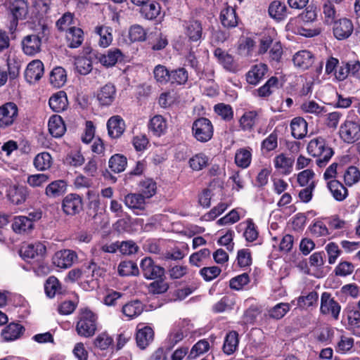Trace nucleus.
<instances>
[{
	"instance_id": "9",
	"label": "nucleus",
	"mask_w": 360,
	"mask_h": 360,
	"mask_svg": "<svg viewBox=\"0 0 360 360\" xmlns=\"http://www.w3.org/2000/svg\"><path fill=\"white\" fill-rule=\"evenodd\" d=\"M77 259V253L67 249L56 252L52 258L53 264L60 269L70 268Z\"/></svg>"
},
{
	"instance_id": "30",
	"label": "nucleus",
	"mask_w": 360,
	"mask_h": 360,
	"mask_svg": "<svg viewBox=\"0 0 360 360\" xmlns=\"http://www.w3.org/2000/svg\"><path fill=\"white\" fill-rule=\"evenodd\" d=\"M234 161L238 167L248 168L252 161V149L250 147L238 149L235 153Z\"/></svg>"
},
{
	"instance_id": "16",
	"label": "nucleus",
	"mask_w": 360,
	"mask_h": 360,
	"mask_svg": "<svg viewBox=\"0 0 360 360\" xmlns=\"http://www.w3.org/2000/svg\"><path fill=\"white\" fill-rule=\"evenodd\" d=\"M44 74V65L39 60L30 62L25 72V77L27 82L33 83L39 80Z\"/></svg>"
},
{
	"instance_id": "8",
	"label": "nucleus",
	"mask_w": 360,
	"mask_h": 360,
	"mask_svg": "<svg viewBox=\"0 0 360 360\" xmlns=\"http://www.w3.org/2000/svg\"><path fill=\"white\" fill-rule=\"evenodd\" d=\"M340 309V304L330 293L325 292L321 295L320 311L322 314L331 315L335 319H338Z\"/></svg>"
},
{
	"instance_id": "44",
	"label": "nucleus",
	"mask_w": 360,
	"mask_h": 360,
	"mask_svg": "<svg viewBox=\"0 0 360 360\" xmlns=\"http://www.w3.org/2000/svg\"><path fill=\"white\" fill-rule=\"evenodd\" d=\"M343 181L346 186H352L360 181V170L356 166L348 167L343 173Z\"/></svg>"
},
{
	"instance_id": "59",
	"label": "nucleus",
	"mask_w": 360,
	"mask_h": 360,
	"mask_svg": "<svg viewBox=\"0 0 360 360\" xmlns=\"http://www.w3.org/2000/svg\"><path fill=\"white\" fill-rule=\"evenodd\" d=\"M210 348L209 342L205 340H200L196 342L191 349L189 357L194 359L209 351Z\"/></svg>"
},
{
	"instance_id": "43",
	"label": "nucleus",
	"mask_w": 360,
	"mask_h": 360,
	"mask_svg": "<svg viewBox=\"0 0 360 360\" xmlns=\"http://www.w3.org/2000/svg\"><path fill=\"white\" fill-rule=\"evenodd\" d=\"M143 310V304L138 300L129 302L122 307L123 314L129 319L137 317L142 313Z\"/></svg>"
},
{
	"instance_id": "64",
	"label": "nucleus",
	"mask_w": 360,
	"mask_h": 360,
	"mask_svg": "<svg viewBox=\"0 0 360 360\" xmlns=\"http://www.w3.org/2000/svg\"><path fill=\"white\" fill-rule=\"evenodd\" d=\"M278 147V136L275 132L270 134L261 144L262 151L270 152L275 150Z\"/></svg>"
},
{
	"instance_id": "22",
	"label": "nucleus",
	"mask_w": 360,
	"mask_h": 360,
	"mask_svg": "<svg viewBox=\"0 0 360 360\" xmlns=\"http://www.w3.org/2000/svg\"><path fill=\"white\" fill-rule=\"evenodd\" d=\"M122 52L117 48L109 49L105 53L98 56L100 63L105 67L114 66L117 62L123 60Z\"/></svg>"
},
{
	"instance_id": "3",
	"label": "nucleus",
	"mask_w": 360,
	"mask_h": 360,
	"mask_svg": "<svg viewBox=\"0 0 360 360\" xmlns=\"http://www.w3.org/2000/svg\"><path fill=\"white\" fill-rule=\"evenodd\" d=\"M192 133L197 141L202 143L207 142L213 136V125L209 119L200 117L193 122Z\"/></svg>"
},
{
	"instance_id": "50",
	"label": "nucleus",
	"mask_w": 360,
	"mask_h": 360,
	"mask_svg": "<svg viewBox=\"0 0 360 360\" xmlns=\"http://www.w3.org/2000/svg\"><path fill=\"white\" fill-rule=\"evenodd\" d=\"M142 6L141 13L146 19L153 20L160 13L161 6L157 1H152L148 4H145Z\"/></svg>"
},
{
	"instance_id": "62",
	"label": "nucleus",
	"mask_w": 360,
	"mask_h": 360,
	"mask_svg": "<svg viewBox=\"0 0 360 360\" xmlns=\"http://www.w3.org/2000/svg\"><path fill=\"white\" fill-rule=\"evenodd\" d=\"M261 314V309L257 305L250 306L243 314V321L245 324L254 323Z\"/></svg>"
},
{
	"instance_id": "4",
	"label": "nucleus",
	"mask_w": 360,
	"mask_h": 360,
	"mask_svg": "<svg viewBox=\"0 0 360 360\" xmlns=\"http://www.w3.org/2000/svg\"><path fill=\"white\" fill-rule=\"evenodd\" d=\"M41 214L30 212L28 216H16L13 218L12 229L15 233L28 234L34 229V221L39 219Z\"/></svg>"
},
{
	"instance_id": "54",
	"label": "nucleus",
	"mask_w": 360,
	"mask_h": 360,
	"mask_svg": "<svg viewBox=\"0 0 360 360\" xmlns=\"http://www.w3.org/2000/svg\"><path fill=\"white\" fill-rule=\"evenodd\" d=\"M301 109L306 113L314 114L317 116H321L326 112L323 106L319 105L314 101H307L301 105Z\"/></svg>"
},
{
	"instance_id": "14",
	"label": "nucleus",
	"mask_w": 360,
	"mask_h": 360,
	"mask_svg": "<svg viewBox=\"0 0 360 360\" xmlns=\"http://www.w3.org/2000/svg\"><path fill=\"white\" fill-rule=\"evenodd\" d=\"M185 34L193 42L200 41L202 36V27L200 21L191 20L184 23Z\"/></svg>"
},
{
	"instance_id": "11",
	"label": "nucleus",
	"mask_w": 360,
	"mask_h": 360,
	"mask_svg": "<svg viewBox=\"0 0 360 360\" xmlns=\"http://www.w3.org/2000/svg\"><path fill=\"white\" fill-rule=\"evenodd\" d=\"M333 27L334 37L338 40L347 39L353 32L354 26L352 20L346 18L335 21Z\"/></svg>"
},
{
	"instance_id": "34",
	"label": "nucleus",
	"mask_w": 360,
	"mask_h": 360,
	"mask_svg": "<svg viewBox=\"0 0 360 360\" xmlns=\"http://www.w3.org/2000/svg\"><path fill=\"white\" fill-rule=\"evenodd\" d=\"M238 333L235 330L230 331L225 336L222 347L223 352L227 355L233 354L238 349Z\"/></svg>"
},
{
	"instance_id": "27",
	"label": "nucleus",
	"mask_w": 360,
	"mask_h": 360,
	"mask_svg": "<svg viewBox=\"0 0 360 360\" xmlns=\"http://www.w3.org/2000/svg\"><path fill=\"white\" fill-rule=\"evenodd\" d=\"M48 127L50 134L56 138L61 137L66 130L65 123L58 115H53L49 118Z\"/></svg>"
},
{
	"instance_id": "49",
	"label": "nucleus",
	"mask_w": 360,
	"mask_h": 360,
	"mask_svg": "<svg viewBox=\"0 0 360 360\" xmlns=\"http://www.w3.org/2000/svg\"><path fill=\"white\" fill-rule=\"evenodd\" d=\"M108 165L112 172L115 173H120L125 169L127 165V160L124 155L115 154L110 158Z\"/></svg>"
},
{
	"instance_id": "37",
	"label": "nucleus",
	"mask_w": 360,
	"mask_h": 360,
	"mask_svg": "<svg viewBox=\"0 0 360 360\" xmlns=\"http://www.w3.org/2000/svg\"><path fill=\"white\" fill-rule=\"evenodd\" d=\"M24 328L18 323H10L1 333L5 341H13L18 339L22 334Z\"/></svg>"
},
{
	"instance_id": "24",
	"label": "nucleus",
	"mask_w": 360,
	"mask_h": 360,
	"mask_svg": "<svg viewBox=\"0 0 360 360\" xmlns=\"http://www.w3.org/2000/svg\"><path fill=\"white\" fill-rule=\"evenodd\" d=\"M68 184L64 180H55L47 185L45 194L50 198H56L63 195L67 191Z\"/></svg>"
},
{
	"instance_id": "26",
	"label": "nucleus",
	"mask_w": 360,
	"mask_h": 360,
	"mask_svg": "<svg viewBox=\"0 0 360 360\" xmlns=\"http://www.w3.org/2000/svg\"><path fill=\"white\" fill-rule=\"evenodd\" d=\"M65 39L68 46L71 49L80 46L84 41V35L83 30L77 27H72L66 32Z\"/></svg>"
},
{
	"instance_id": "52",
	"label": "nucleus",
	"mask_w": 360,
	"mask_h": 360,
	"mask_svg": "<svg viewBox=\"0 0 360 360\" xmlns=\"http://www.w3.org/2000/svg\"><path fill=\"white\" fill-rule=\"evenodd\" d=\"M56 27L60 31L66 32L72 27H75V20L74 14L70 12L64 13L56 22Z\"/></svg>"
},
{
	"instance_id": "48",
	"label": "nucleus",
	"mask_w": 360,
	"mask_h": 360,
	"mask_svg": "<svg viewBox=\"0 0 360 360\" xmlns=\"http://www.w3.org/2000/svg\"><path fill=\"white\" fill-rule=\"evenodd\" d=\"M66 79V72L61 67L55 68L50 74V82L54 87H61L65 84Z\"/></svg>"
},
{
	"instance_id": "55",
	"label": "nucleus",
	"mask_w": 360,
	"mask_h": 360,
	"mask_svg": "<svg viewBox=\"0 0 360 360\" xmlns=\"http://www.w3.org/2000/svg\"><path fill=\"white\" fill-rule=\"evenodd\" d=\"M154 78L157 82L165 84L171 79L170 72L162 65H158L153 70Z\"/></svg>"
},
{
	"instance_id": "32",
	"label": "nucleus",
	"mask_w": 360,
	"mask_h": 360,
	"mask_svg": "<svg viewBox=\"0 0 360 360\" xmlns=\"http://www.w3.org/2000/svg\"><path fill=\"white\" fill-rule=\"evenodd\" d=\"M49 106L55 112H62L65 110L68 105L66 94L63 91H58L53 94L49 98Z\"/></svg>"
},
{
	"instance_id": "42",
	"label": "nucleus",
	"mask_w": 360,
	"mask_h": 360,
	"mask_svg": "<svg viewBox=\"0 0 360 360\" xmlns=\"http://www.w3.org/2000/svg\"><path fill=\"white\" fill-rule=\"evenodd\" d=\"M53 159L47 152L37 154L34 159V165L38 171H46L51 168Z\"/></svg>"
},
{
	"instance_id": "61",
	"label": "nucleus",
	"mask_w": 360,
	"mask_h": 360,
	"mask_svg": "<svg viewBox=\"0 0 360 360\" xmlns=\"http://www.w3.org/2000/svg\"><path fill=\"white\" fill-rule=\"evenodd\" d=\"M323 18L327 24H332L335 22L337 11L331 1H328L323 6Z\"/></svg>"
},
{
	"instance_id": "19",
	"label": "nucleus",
	"mask_w": 360,
	"mask_h": 360,
	"mask_svg": "<svg viewBox=\"0 0 360 360\" xmlns=\"http://www.w3.org/2000/svg\"><path fill=\"white\" fill-rule=\"evenodd\" d=\"M294 160L284 153L276 155L274 159V165L276 171L282 174L288 175L292 171Z\"/></svg>"
},
{
	"instance_id": "40",
	"label": "nucleus",
	"mask_w": 360,
	"mask_h": 360,
	"mask_svg": "<svg viewBox=\"0 0 360 360\" xmlns=\"http://www.w3.org/2000/svg\"><path fill=\"white\" fill-rule=\"evenodd\" d=\"M257 120V113L255 111L245 112L239 120L240 129L244 131H251Z\"/></svg>"
},
{
	"instance_id": "45",
	"label": "nucleus",
	"mask_w": 360,
	"mask_h": 360,
	"mask_svg": "<svg viewBox=\"0 0 360 360\" xmlns=\"http://www.w3.org/2000/svg\"><path fill=\"white\" fill-rule=\"evenodd\" d=\"M44 290L46 295L52 298L57 295L62 293L61 285L55 276H50L46 281Z\"/></svg>"
},
{
	"instance_id": "10",
	"label": "nucleus",
	"mask_w": 360,
	"mask_h": 360,
	"mask_svg": "<svg viewBox=\"0 0 360 360\" xmlns=\"http://www.w3.org/2000/svg\"><path fill=\"white\" fill-rule=\"evenodd\" d=\"M124 203L135 214H141L146 210V201L142 194L128 193L124 196Z\"/></svg>"
},
{
	"instance_id": "53",
	"label": "nucleus",
	"mask_w": 360,
	"mask_h": 360,
	"mask_svg": "<svg viewBox=\"0 0 360 360\" xmlns=\"http://www.w3.org/2000/svg\"><path fill=\"white\" fill-rule=\"evenodd\" d=\"M137 265L132 261H124L118 266V273L122 276H136L139 274Z\"/></svg>"
},
{
	"instance_id": "7",
	"label": "nucleus",
	"mask_w": 360,
	"mask_h": 360,
	"mask_svg": "<svg viewBox=\"0 0 360 360\" xmlns=\"http://www.w3.org/2000/svg\"><path fill=\"white\" fill-rule=\"evenodd\" d=\"M140 267L143 276L146 279L161 278L165 274V269L155 264L150 257H145L141 259Z\"/></svg>"
},
{
	"instance_id": "12",
	"label": "nucleus",
	"mask_w": 360,
	"mask_h": 360,
	"mask_svg": "<svg viewBox=\"0 0 360 360\" xmlns=\"http://www.w3.org/2000/svg\"><path fill=\"white\" fill-rule=\"evenodd\" d=\"M214 56L217 59V62L226 71L235 73L239 70V65L233 57L221 49H216L214 51Z\"/></svg>"
},
{
	"instance_id": "13",
	"label": "nucleus",
	"mask_w": 360,
	"mask_h": 360,
	"mask_svg": "<svg viewBox=\"0 0 360 360\" xmlns=\"http://www.w3.org/2000/svg\"><path fill=\"white\" fill-rule=\"evenodd\" d=\"M62 207L64 212L69 215L79 213L82 209L81 197L75 193H70L63 200Z\"/></svg>"
},
{
	"instance_id": "47",
	"label": "nucleus",
	"mask_w": 360,
	"mask_h": 360,
	"mask_svg": "<svg viewBox=\"0 0 360 360\" xmlns=\"http://www.w3.org/2000/svg\"><path fill=\"white\" fill-rule=\"evenodd\" d=\"M209 160L210 158L207 155L199 153L189 159L188 164L193 171H200L208 165Z\"/></svg>"
},
{
	"instance_id": "15",
	"label": "nucleus",
	"mask_w": 360,
	"mask_h": 360,
	"mask_svg": "<svg viewBox=\"0 0 360 360\" xmlns=\"http://www.w3.org/2000/svg\"><path fill=\"white\" fill-rule=\"evenodd\" d=\"M41 40L36 34L27 35L22 41L23 52L28 56H34L41 50Z\"/></svg>"
},
{
	"instance_id": "23",
	"label": "nucleus",
	"mask_w": 360,
	"mask_h": 360,
	"mask_svg": "<svg viewBox=\"0 0 360 360\" xmlns=\"http://www.w3.org/2000/svg\"><path fill=\"white\" fill-rule=\"evenodd\" d=\"M94 32L99 37L98 43L101 47L106 48L111 44L113 39L112 27L103 25H97Z\"/></svg>"
},
{
	"instance_id": "41",
	"label": "nucleus",
	"mask_w": 360,
	"mask_h": 360,
	"mask_svg": "<svg viewBox=\"0 0 360 360\" xmlns=\"http://www.w3.org/2000/svg\"><path fill=\"white\" fill-rule=\"evenodd\" d=\"M167 124L162 115H155L150 120L149 129L155 135L160 136L167 131Z\"/></svg>"
},
{
	"instance_id": "31",
	"label": "nucleus",
	"mask_w": 360,
	"mask_h": 360,
	"mask_svg": "<svg viewBox=\"0 0 360 360\" xmlns=\"http://www.w3.org/2000/svg\"><path fill=\"white\" fill-rule=\"evenodd\" d=\"M9 8L15 20L25 19L28 13L27 4L25 0H10Z\"/></svg>"
},
{
	"instance_id": "20",
	"label": "nucleus",
	"mask_w": 360,
	"mask_h": 360,
	"mask_svg": "<svg viewBox=\"0 0 360 360\" xmlns=\"http://www.w3.org/2000/svg\"><path fill=\"white\" fill-rule=\"evenodd\" d=\"M107 129L109 136L112 139H117L123 134L125 124L120 116L115 115L108 120Z\"/></svg>"
},
{
	"instance_id": "36",
	"label": "nucleus",
	"mask_w": 360,
	"mask_h": 360,
	"mask_svg": "<svg viewBox=\"0 0 360 360\" xmlns=\"http://www.w3.org/2000/svg\"><path fill=\"white\" fill-rule=\"evenodd\" d=\"M153 330L149 326L139 328L136 335L138 347L145 349L153 339Z\"/></svg>"
},
{
	"instance_id": "2",
	"label": "nucleus",
	"mask_w": 360,
	"mask_h": 360,
	"mask_svg": "<svg viewBox=\"0 0 360 360\" xmlns=\"http://www.w3.org/2000/svg\"><path fill=\"white\" fill-rule=\"evenodd\" d=\"M307 150L312 156L318 158L316 164L319 167H325L334 153L321 137L311 139L308 143Z\"/></svg>"
},
{
	"instance_id": "38",
	"label": "nucleus",
	"mask_w": 360,
	"mask_h": 360,
	"mask_svg": "<svg viewBox=\"0 0 360 360\" xmlns=\"http://www.w3.org/2000/svg\"><path fill=\"white\" fill-rule=\"evenodd\" d=\"M269 15L278 20H283L287 16V8L284 3L279 1H274L269 6Z\"/></svg>"
},
{
	"instance_id": "58",
	"label": "nucleus",
	"mask_w": 360,
	"mask_h": 360,
	"mask_svg": "<svg viewBox=\"0 0 360 360\" xmlns=\"http://www.w3.org/2000/svg\"><path fill=\"white\" fill-rule=\"evenodd\" d=\"M274 30H271L268 32V33L265 34L262 37L259 41V45L258 48V53L259 55H263L267 53L268 50L271 49V46L274 43Z\"/></svg>"
},
{
	"instance_id": "17",
	"label": "nucleus",
	"mask_w": 360,
	"mask_h": 360,
	"mask_svg": "<svg viewBox=\"0 0 360 360\" xmlns=\"http://www.w3.org/2000/svg\"><path fill=\"white\" fill-rule=\"evenodd\" d=\"M116 89L113 84L108 83L102 86L97 94V99L101 105L109 106L114 101Z\"/></svg>"
},
{
	"instance_id": "1",
	"label": "nucleus",
	"mask_w": 360,
	"mask_h": 360,
	"mask_svg": "<svg viewBox=\"0 0 360 360\" xmlns=\"http://www.w3.org/2000/svg\"><path fill=\"white\" fill-rule=\"evenodd\" d=\"M97 319L96 314L90 309H80L76 324L77 334L84 338L92 337L96 330Z\"/></svg>"
},
{
	"instance_id": "57",
	"label": "nucleus",
	"mask_w": 360,
	"mask_h": 360,
	"mask_svg": "<svg viewBox=\"0 0 360 360\" xmlns=\"http://www.w3.org/2000/svg\"><path fill=\"white\" fill-rule=\"evenodd\" d=\"M245 224L246 228L243 233V236L245 240L248 242L255 241L259 236L257 226L255 224L252 219H248L245 221Z\"/></svg>"
},
{
	"instance_id": "18",
	"label": "nucleus",
	"mask_w": 360,
	"mask_h": 360,
	"mask_svg": "<svg viewBox=\"0 0 360 360\" xmlns=\"http://www.w3.org/2000/svg\"><path fill=\"white\" fill-rule=\"evenodd\" d=\"M268 71V67L264 63L253 65L246 74L247 82L252 85L259 84Z\"/></svg>"
},
{
	"instance_id": "56",
	"label": "nucleus",
	"mask_w": 360,
	"mask_h": 360,
	"mask_svg": "<svg viewBox=\"0 0 360 360\" xmlns=\"http://www.w3.org/2000/svg\"><path fill=\"white\" fill-rule=\"evenodd\" d=\"M170 77L169 82L172 84L181 85L187 82L188 75L184 68H179L170 72Z\"/></svg>"
},
{
	"instance_id": "25",
	"label": "nucleus",
	"mask_w": 360,
	"mask_h": 360,
	"mask_svg": "<svg viewBox=\"0 0 360 360\" xmlns=\"http://www.w3.org/2000/svg\"><path fill=\"white\" fill-rule=\"evenodd\" d=\"M292 61L294 65L302 69L307 70L311 67L314 63L313 54L307 50L297 51L293 56Z\"/></svg>"
},
{
	"instance_id": "5",
	"label": "nucleus",
	"mask_w": 360,
	"mask_h": 360,
	"mask_svg": "<svg viewBox=\"0 0 360 360\" xmlns=\"http://www.w3.org/2000/svg\"><path fill=\"white\" fill-rule=\"evenodd\" d=\"M339 134L344 142L354 143L360 139V126L355 122L346 120L341 124Z\"/></svg>"
},
{
	"instance_id": "39",
	"label": "nucleus",
	"mask_w": 360,
	"mask_h": 360,
	"mask_svg": "<svg viewBox=\"0 0 360 360\" xmlns=\"http://www.w3.org/2000/svg\"><path fill=\"white\" fill-rule=\"evenodd\" d=\"M7 68L0 66V86H4L8 80V71L11 78H15L19 71V66L18 64L11 66V60L8 56L6 59Z\"/></svg>"
},
{
	"instance_id": "33",
	"label": "nucleus",
	"mask_w": 360,
	"mask_h": 360,
	"mask_svg": "<svg viewBox=\"0 0 360 360\" xmlns=\"http://www.w3.org/2000/svg\"><path fill=\"white\" fill-rule=\"evenodd\" d=\"M319 295L315 290H311L308 293L304 292L297 299V306L301 309H307L310 307H316L318 305Z\"/></svg>"
},
{
	"instance_id": "28",
	"label": "nucleus",
	"mask_w": 360,
	"mask_h": 360,
	"mask_svg": "<svg viewBox=\"0 0 360 360\" xmlns=\"http://www.w3.org/2000/svg\"><path fill=\"white\" fill-rule=\"evenodd\" d=\"M219 20L226 28H233L238 25V17L236 11L231 6H226L220 12Z\"/></svg>"
},
{
	"instance_id": "46",
	"label": "nucleus",
	"mask_w": 360,
	"mask_h": 360,
	"mask_svg": "<svg viewBox=\"0 0 360 360\" xmlns=\"http://www.w3.org/2000/svg\"><path fill=\"white\" fill-rule=\"evenodd\" d=\"M139 190V193L142 194L145 199L150 198L156 193V182L152 179H146L140 182Z\"/></svg>"
},
{
	"instance_id": "51",
	"label": "nucleus",
	"mask_w": 360,
	"mask_h": 360,
	"mask_svg": "<svg viewBox=\"0 0 360 360\" xmlns=\"http://www.w3.org/2000/svg\"><path fill=\"white\" fill-rule=\"evenodd\" d=\"M272 246L276 248L278 247V250L283 252H289L293 245V238L291 235L286 234L279 240L277 237H274Z\"/></svg>"
},
{
	"instance_id": "21",
	"label": "nucleus",
	"mask_w": 360,
	"mask_h": 360,
	"mask_svg": "<svg viewBox=\"0 0 360 360\" xmlns=\"http://www.w3.org/2000/svg\"><path fill=\"white\" fill-rule=\"evenodd\" d=\"M46 252V245L41 242L28 244L22 250L24 259H34L37 257H44Z\"/></svg>"
},
{
	"instance_id": "63",
	"label": "nucleus",
	"mask_w": 360,
	"mask_h": 360,
	"mask_svg": "<svg viewBox=\"0 0 360 360\" xmlns=\"http://www.w3.org/2000/svg\"><path fill=\"white\" fill-rule=\"evenodd\" d=\"M289 310L290 304L281 302L272 307L269 310V314L270 317L275 319H280L283 318Z\"/></svg>"
},
{
	"instance_id": "6",
	"label": "nucleus",
	"mask_w": 360,
	"mask_h": 360,
	"mask_svg": "<svg viewBox=\"0 0 360 360\" xmlns=\"http://www.w3.org/2000/svg\"><path fill=\"white\" fill-rule=\"evenodd\" d=\"M18 115V106L13 102H8L0 106V128L5 129L12 125Z\"/></svg>"
},
{
	"instance_id": "29",
	"label": "nucleus",
	"mask_w": 360,
	"mask_h": 360,
	"mask_svg": "<svg viewBox=\"0 0 360 360\" xmlns=\"http://www.w3.org/2000/svg\"><path fill=\"white\" fill-rule=\"evenodd\" d=\"M292 136L297 139H303L307 134V122L300 117H295L290 122Z\"/></svg>"
},
{
	"instance_id": "60",
	"label": "nucleus",
	"mask_w": 360,
	"mask_h": 360,
	"mask_svg": "<svg viewBox=\"0 0 360 360\" xmlns=\"http://www.w3.org/2000/svg\"><path fill=\"white\" fill-rule=\"evenodd\" d=\"M214 112L223 120L229 121L233 117V111L230 105L218 103L214 106Z\"/></svg>"
},
{
	"instance_id": "35",
	"label": "nucleus",
	"mask_w": 360,
	"mask_h": 360,
	"mask_svg": "<svg viewBox=\"0 0 360 360\" xmlns=\"http://www.w3.org/2000/svg\"><path fill=\"white\" fill-rule=\"evenodd\" d=\"M328 188L337 201L344 200L348 195L346 187L337 180H330L328 182Z\"/></svg>"
}]
</instances>
